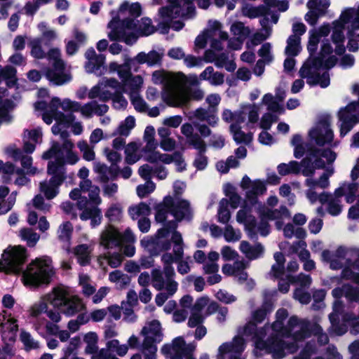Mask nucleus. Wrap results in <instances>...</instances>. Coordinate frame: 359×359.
Masks as SVG:
<instances>
[{
  "label": "nucleus",
  "mask_w": 359,
  "mask_h": 359,
  "mask_svg": "<svg viewBox=\"0 0 359 359\" xmlns=\"http://www.w3.org/2000/svg\"><path fill=\"white\" fill-rule=\"evenodd\" d=\"M171 240L174 243L175 246L173 248L174 256L170 253H165L161 257V260L164 266L172 265L174 262H177L182 259L183 256V247H182V237L180 233L177 231H173L171 236Z\"/></svg>",
  "instance_id": "f704fd0d"
},
{
  "label": "nucleus",
  "mask_w": 359,
  "mask_h": 359,
  "mask_svg": "<svg viewBox=\"0 0 359 359\" xmlns=\"http://www.w3.org/2000/svg\"><path fill=\"white\" fill-rule=\"evenodd\" d=\"M194 0H168L169 6L161 8L158 11V27L167 29L171 27L173 29L179 31L184 27V23L180 19H189L195 15ZM198 6L206 9L210 0H197Z\"/></svg>",
  "instance_id": "0eeeda50"
},
{
  "label": "nucleus",
  "mask_w": 359,
  "mask_h": 359,
  "mask_svg": "<svg viewBox=\"0 0 359 359\" xmlns=\"http://www.w3.org/2000/svg\"><path fill=\"white\" fill-rule=\"evenodd\" d=\"M20 340L22 343L24 348L27 351L39 348V342L34 339L29 332L24 330H22L20 332Z\"/></svg>",
  "instance_id": "052dcab7"
},
{
  "label": "nucleus",
  "mask_w": 359,
  "mask_h": 359,
  "mask_svg": "<svg viewBox=\"0 0 359 359\" xmlns=\"http://www.w3.org/2000/svg\"><path fill=\"white\" fill-rule=\"evenodd\" d=\"M141 13L142 7L139 3L124 1L120 5L118 12H111L112 18L107 25L108 28L111 29L109 32H118L122 29L126 22L131 20H135L141 15Z\"/></svg>",
  "instance_id": "2eb2a0df"
},
{
  "label": "nucleus",
  "mask_w": 359,
  "mask_h": 359,
  "mask_svg": "<svg viewBox=\"0 0 359 359\" xmlns=\"http://www.w3.org/2000/svg\"><path fill=\"white\" fill-rule=\"evenodd\" d=\"M79 186L81 191L89 192L88 196L92 203L97 205L101 203L100 189L98 187L93 185L90 180L81 181Z\"/></svg>",
  "instance_id": "de8ad7c7"
},
{
  "label": "nucleus",
  "mask_w": 359,
  "mask_h": 359,
  "mask_svg": "<svg viewBox=\"0 0 359 359\" xmlns=\"http://www.w3.org/2000/svg\"><path fill=\"white\" fill-rule=\"evenodd\" d=\"M344 30H347L349 39L348 48L351 51L357 50L359 41V6L357 8H345L339 20L333 22L332 43L327 38L331 31L328 24H324L309 32L307 48L311 55L316 53L318 43H321L319 57L316 59L310 57L299 71L300 76L306 79L309 84H318L322 88L329 86V74L324 72L320 75V72L324 69L332 67L337 62L335 55H341L345 51Z\"/></svg>",
  "instance_id": "f257e3e1"
},
{
  "label": "nucleus",
  "mask_w": 359,
  "mask_h": 359,
  "mask_svg": "<svg viewBox=\"0 0 359 359\" xmlns=\"http://www.w3.org/2000/svg\"><path fill=\"white\" fill-rule=\"evenodd\" d=\"M136 238L130 229H127L121 235L114 227L109 225L100 235V245L106 249L118 246L121 243H134Z\"/></svg>",
  "instance_id": "b1692460"
},
{
  "label": "nucleus",
  "mask_w": 359,
  "mask_h": 359,
  "mask_svg": "<svg viewBox=\"0 0 359 359\" xmlns=\"http://www.w3.org/2000/svg\"><path fill=\"white\" fill-rule=\"evenodd\" d=\"M89 203L84 198H80L78 201V208L83 210L80 215L82 220L90 219V225L93 228L98 226L101 223L102 215L100 210L97 207L90 208Z\"/></svg>",
  "instance_id": "72a5a7b5"
},
{
  "label": "nucleus",
  "mask_w": 359,
  "mask_h": 359,
  "mask_svg": "<svg viewBox=\"0 0 359 359\" xmlns=\"http://www.w3.org/2000/svg\"><path fill=\"white\" fill-rule=\"evenodd\" d=\"M219 258V254L215 251H211L207 256L203 263V269L204 273H212L219 271V265L217 263Z\"/></svg>",
  "instance_id": "5fc2aeb1"
},
{
  "label": "nucleus",
  "mask_w": 359,
  "mask_h": 359,
  "mask_svg": "<svg viewBox=\"0 0 359 359\" xmlns=\"http://www.w3.org/2000/svg\"><path fill=\"white\" fill-rule=\"evenodd\" d=\"M241 187L245 192V201L251 205L257 203V197L266 192V188L264 182L256 180H251L250 178L245 175L241 182Z\"/></svg>",
  "instance_id": "c85d7f7f"
},
{
  "label": "nucleus",
  "mask_w": 359,
  "mask_h": 359,
  "mask_svg": "<svg viewBox=\"0 0 359 359\" xmlns=\"http://www.w3.org/2000/svg\"><path fill=\"white\" fill-rule=\"evenodd\" d=\"M0 329L1 338L5 344L2 351H0V353L3 355L0 359H6L5 355H13L12 346L15 341L18 330L17 319L6 309L0 312Z\"/></svg>",
  "instance_id": "4468645a"
},
{
  "label": "nucleus",
  "mask_w": 359,
  "mask_h": 359,
  "mask_svg": "<svg viewBox=\"0 0 359 359\" xmlns=\"http://www.w3.org/2000/svg\"><path fill=\"white\" fill-rule=\"evenodd\" d=\"M57 165L48 163V173L52 175L48 181H43L40 183V191L44 194L47 199L55 198L59 191V187L65 180V169L62 161H57Z\"/></svg>",
  "instance_id": "f3484780"
},
{
  "label": "nucleus",
  "mask_w": 359,
  "mask_h": 359,
  "mask_svg": "<svg viewBox=\"0 0 359 359\" xmlns=\"http://www.w3.org/2000/svg\"><path fill=\"white\" fill-rule=\"evenodd\" d=\"M240 250L250 259L259 258L264 252V248L261 244L251 245L247 241H242L241 243Z\"/></svg>",
  "instance_id": "8fccbe9b"
},
{
  "label": "nucleus",
  "mask_w": 359,
  "mask_h": 359,
  "mask_svg": "<svg viewBox=\"0 0 359 359\" xmlns=\"http://www.w3.org/2000/svg\"><path fill=\"white\" fill-rule=\"evenodd\" d=\"M161 60V55L156 50H151L148 53L141 52L138 53L132 61L138 64H147L148 66H154L158 64Z\"/></svg>",
  "instance_id": "49530a36"
},
{
  "label": "nucleus",
  "mask_w": 359,
  "mask_h": 359,
  "mask_svg": "<svg viewBox=\"0 0 359 359\" xmlns=\"http://www.w3.org/2000/svg\"><path fill=\"white\" fill-rule=\"evenodd\" d=\"M74 147V144L68 140H65L61 148H60L57 143H53L51 148L43 154L42 158L47 160L54 157L55 161H50L49 163L57 165V162L61 161L63 162L64 165L66 163L74 165L79 159L78 155L72 151Z\"/></svg>",
  "instance_id": "412c9836"
},
{
  "label": "nucleus",
  "mask_w": 359,
  "mask_h": 359,
  "mask_svg": "<svg viewBox=\"0 0 359 359\" xmlns=\"http://www.w3.org/2000/svg\"><path fill=\"white\" fill-rule=\"evenodd\" d=\"M54 274L50 259L36 258L23 271L22 280L25 286L37 287L41 285L49 284Z\"/></svg>",
  "instance_id": "9d476101"
},
{
  "label": "nucleus",
  "mask_w": 359,
  "mask_h": 359,
  "mask_svg": "<svg viewBox=\"0 0 359 359\" xmlns=\"http://www.w3.org/2000/svg\"><path fill=\"white\" fill-rule=\"evenodd\" d=\"M341 136L346 135L359 121V102L348 104L339 112Z\"/></svg>",
  "instance_id": "bb28decb"
},
{
  "label": "nucleus",
  "mask_w": 359,
  "mask_h": 359,
  "mask_svg": "<svg viewBox=\"0 0 359 359\" xmlns=\"http://www.w3.org/2000/svg\"><path fill=\"white\" fill-rule=\"evenodd\" d=\"M193 82L199 83V81H207L208 83L215 86H221L224 82V75L219 72H215L214 68L211 66L207 67L199 75V78L197 76L194 75Z\"/></svg>",
  "instance_id": "e433bc0d"
},
{
  "label": "nucleus",
  "mask_w": 359,
  "mask_h": 359,
  "mask_svg": "<svg viewBox=\"0 0 359 359\" xmlns=\"http://www.w3.org/2000/svg\"><path fill=\"white\" fill-rule=\"evenodd\" d=\"M48 301L46 297L42 296L40 299L33 304L29 309V313L32 317H38L43 313H46L48 310Z\"/></svg>",
  "instance_id": "e2e57ef3"
},
{
  "label": "nucleus",
  "mask_w": 359,
  "mask_h": 359,
  "mask_svg": "<svg viewBox=\"0 0 359 359\" xmlns=\"http://www.w3.org/2000/svg\"><path fill=\"white\" fill-rule=\"evenodd\" d=\"M278 102L279 101L270 93L264 95L262 100V103L267 107L269 111L282 114L284 112V109Z\"/></svg>",
  "instance_id": "13d9d810"
},
{
  "label": "nucleus",
  "mask_w": 359,
  "mask_h": 359,
  "mask_svg": "<svg viewBox=\"0 0 359 359\" xmlns=\"http://www.w3.org/2000/svg\"><path fill=\"white\" fill-rule=\"evenodd\" d=\"M43 133L40 128L32 130H25L23 133V150L32 154L35 150L36 145L42 142Z\"/></svg>",
  "instance_id": "c9c22d12"
},
{
  "label": "nucleus",
  "mask_w": 359,
  "mask_h": 359,
  "mask_svg": "<svg viewBox=\"0 0 359 359\" xmlns=\"http://www.w3.org/2000/svg\"><path fill=\"white\" fill-rule=\"evenodd\" d=\"M221 117L223 121L226 123L241 125L245 121V110L238 109L235 111L229 109H223L221 113Z\"/></svg>",
  "instance_id": "a18cd8bd"
},
{
  "label": "nucleus",
  "mask_w": 359,
  "mask_h": 359,
  "mask_svg": "<svg viewBox=\"0 0 359 359\" xmlns=\"http://www.w3.org/2000/svg\"><path fill=\"white\" fill-rule=\"evenodd\" d=\"M6 152L15 160L21 159L22 166L27 174L35 175L38 172V170L35 167L32 166V158L27 156H22L20 149L15 147H10L7 148Z\"/></svg>",
  "instance_id": "79ce46f5"
},
{
  "label": "nucleus",
  "mask_w": 359,
  "mask_h": 359,
  "mask_svg": "<svg viewBox=\"0 0 359 359\" xmlns=\"http://www.w3.org/2000/svg\"><path fill=\"white\" fill-rule=\"evenodd\" d=\"M146 160L151 163L161 162L165 164H170L173 162L177 170L180 172L184 170L187 166L182 154L179 151L168 154L161 153L158 151H153L147 155Z\"/></svg>",
  "instance_id": "c756f323"
},
{
  "label": "nucleus",
  "mask_w": 359,
  "mask_h": 359,
  "mask_svg": "<svg viewBox=\"0 0 359 359\" xmlns=\"http://www.w3.org/2000/svg\"><path fill=\"white\" fill-rule=\"evenodd\" d=\"M300 48V37L299 36L292 35L287 39L285 53L287 55L294 56L298 54Z\"/></svg>",
  "instance_id": "774afa93"
},
{
  "label": "nucleus",
  "mask_w": 359,
  "mask_h": 359,
  "mask_svg": "<svg viewBox=\"0 0 359 359\" xmlns=\"http://www.w3.org/2000/svg\"><path fill=\"white\" fill-rule=\"evenodd\" d=\"M333 131L327 119L318 122L309 132V144H305L303 137L294 135L291 139V144L294 148V156L302 158L306 156L300 162L291 161L288 163H280L277 169L280 175L289 174H302L305 177L313 176L316 169L324 168L326 165L332 164L337 158L335 152L331 149L316 148L330 143L333 140Z\"/></svg>",
  "instance_id": "7ed1b4c3"
},
{
  "label": "nucleus",
  "mask_w": 359,
  "mask_h": 359,
  "mask_svg": "<svg viewBox=\"0 0 359 359\" xmlns=\"http://www.w3.org/2000/svg\"><path fill=\"white\" fill-rule=\"evenodd\" d=\"M130 64L131 59L126 55L123 65H119L116 62L109 64V73L116 72L121 80L120 93H127L133 95L139 94L144 83V79L140 75L132 76L130 69Z\"/></svg>",
  "instance_id": "f8f14e48"
},
{
  "label": "nucleus",
  "mask_w": 359,
  "mask_h": 359,
  "mask_svg": "<svg viewBox=\"0 0 359 359\" xmlns=\"http://www.w3.org/2000/svg\"><path fill=\"white\" fill-rule=\"evenodd\" d=\"M230 32L232 35L231 38H229L227 41L228 48L233 50L241 49L245 39L250 34L248 27H245L241 22H234L230 27Z\"/></svg>",
  "instance_id": "2f4dec72"
},
{
  "label": "nucleus",
  "mask_w": 359,
  "mask_h": 359,
  "mask_svg": "<svg viewBox=\"0 0 359 359\" xmlns=\"http://www.w3.org/2000/svg\"><path fill=\"white\" fill-rule=\"evenodd\" d=\"M47 57L53 68L48 69L46 76L47 79L56 85H62L72 79L71 75L65 71V63L61 59L60 50L58 48L50 49Z\"/></svg>",
  "instance_id": "aec40b11"
},
{
  "label": "nucleus",
  "mask_w": 359,
  "mask_h": 359,
  "mask_svg": "<svg viewBox=\"0 0 359 359\" xmlns=\"http://www.w3.org/2000/svg\"><path fill=\"white\" fill-rule=\"evenodd\" d=\"M342 275L347 279L359 283V260L354 264H348L343 269Z\"/></svg>",
  "instance_id": "338daca9"
},
{
  "label": "nucleus",
  "mask_w": 359,
  "mask_h": 359,
  "mask_svg": "<svg viewBox=\"0 0 359 359\" xmlns=\"http://www.w3.org/2000/svg\"><path fill=\"white\" fill-rule=\"evenodd\" d=\"M109 280L110 282L115 283L119 288L124 287L130 281V278L128 275L118 270L109 273Z\"/></svg>",
  "instance_id": "0e129e2a"
},
{
  "label": "nucleus",
  "mask_w": 359,
  "mask_h": 359,
  "mask_svg": "<svg viewBox=\"0 0 359 359\" xmlns=\"http://www.w3.org/2000/svg\"><path fill=\"white\" fill-rule=\"evenodd\" d=\"M261 25L263 29L255 33L247 43L248 48H252L262 41L268 39L271 34V28L269 27V19L265 17L261 20Z\"/></svg>",
  "instance_id": "37998d69"
},
{
  "label": "nucleus",
  "mask_w": 359,
  "mask_h": 359,
  "mask_svg": "<svg viewBox=\"0 0 359 359\" xmlns=\"http://www.w3.org/2000/svg\"><path fill=\"white\" fill-rule=\"evenodd\" d=\"M217 308V304L215 302H210L207 296L197 299L191 308L188 325L190 327L198 326L203 323L207 316L215 313Z\"/></svg>",
  "instance_id": "5701e85b"
},
{
  "label": "nucleus",
  "mask_w": 359,
  "mask_h": 359,
  "mask_svg": "<svg viewBox=\"0 0 359 359\" xmlns=\"http://www.w3.org/2000/svg\"><path fill=\"white\" fill-rule=\"evenodd\" d=\"M321 256L323 261L330 262V268L332 269L341 268L345 260L342 256L339 255V252L334 256H331L330 252L327 250H324Z\"/></svg>",
  "instance_id": "69168bd1"
},
{
  "label": "nucleus",
  "mask_w": 359,
  "mask_h": 359,
  "mask_svg": "<svg viewBox=\"0 0 359 359\" xmlns=\"http://www.w3.org/2000/svg\"><path fill=\"white\" fill-rule=\"evenodd\" d=\"M155 129L151 126H148L146 127L144 132V140L146 142L147 144L145 146V158L147 155L153 151H156V148L157 147V143L155 141Z\"/></svg>",
  "instance_id": "6e6d98bb"
},
{
  "label": "nucleus",
  "mask_w": 359,
  "mask_h": 359,
  "mask_svg": "<svg viewBox=\"0 0 359 359\" xmlns=\"http://www.w3.org/2000/svg\"><path fill=\"white\" fill-rule=\"evenodd\" d=\"M85 56L87 60L85 69L88 73H93L98 76L109 73V66L104 67L105 57L103 55H97L93 48H89Z\"/></svg>",
  "instance_id": "7c9ffc66"
},
{
  "label": "nucleus",
  "mask_w": 359,
  "mask_h": 359,
  "mask_svg": "<svg viewBox=\"0 0 359 359\" xmlns=\"http://www.w3.org/2000/svg\"><path fill=\"white\" fill-rule=\"evenodd\" d=\"M135 118L133 116H128L119 123L113 135L127 137L135 128Z\"/></svg>",
  "instance_id": "864d4df0"
},
{
  "label": "nucleus",
  "mask_w": 359,
  "mask_h": 359,
  "mask_svg": "<svg viewBox=\"0 0 359 359\" xmlns=\"http://www.w3.org/2000/svg\"><path fill=\"white\" fill-rule=\"evenodd\" d=\"M140 144L136 142L129 143L125 149L126 161L129 164H133L141 158Z\"/></svg>",
  "instance_id": "603ef678"
},
{
  "label": "nucleus",
  "mask_w": 359,
  "mask_h": 359,
  "mask_svg": "<svg viewBox=\"0 0 359 359\" xmlns=\"http://www.w3.org/2000/svg\"><path fill=\"white\" fill-rule=\"evenodd\" d=\"M276 264L272 266L271 274L276 278H283L284 276L288 282L294 283H297L301 286L307 287L311 283V278L309 276L304 274H299L297 277L292 276L290 273L295 272L299 269V265L297 262L293 261L288 264L287 267V271L285 274L283 264L285 259L282 253L276 252L274 255Z\"/></svg>",
  "instance_id": "dca6fc26"
},
{
  "label": "nucleus",
  "mask_w": 359,
  "mask_h": 359,
  "mask_svg": "<svg viewBox=\"0 0 359 359\" xmlns=\"http://www.w3.org/2000/svg\"><path fill=\"white\" fill-rule=\"evenodd\" d=\"M48 302L53 307L62 309L68 297L69 290L64 286H59L53 288L51 292L44 295Z\"/></svg>",
  "instance_id": "4c0bfd02"
},
{
  "label": "nucleus",
  "mask_w": 359,
  "mask_h": 359,
  "mask_svg": "<svg viewBox=\"0 0 359 359\" xmlns=\"http://www.w3.org/2000/svg\"><path fill=\"white\" fill-rule=\"evenodd\" d=\"M341 304L339 302L336 301L334 304V311L330 315V320L332 324L333 332L337 335H341L346 332V327L338 328L337 326V320L339 318V313L340 312Z\"/></svg>",
  "instance_id": "bf43d9fd"
},
{
  "label": "nucleus",
  "mask_w": 359,
  "mask_h": 359,
  "mask_svg": "<svg viewBox=\"0 0 359 359\" xmlns=\"http://www.w3.org/2000/svg\"><path fill=\"white\" fill-rule=\"evenodd\" d=\"M300 320H303V319H299ZM304 321L306 322L307 325L304 329V332L306 333L305 337H304L298 343V346H299L300 344L306 338L311 335V332H312L314 335L318 337V340L320 344H326L328 341L327 336L322 332L321 327L316 325H311L307 320H304ZM299 347H297L298 348Z\"/></svg>",
  "instance_id": "09e8293b"
},
{
  "label": "nucleus",
  "mask_w": 359,
  "mask_h": 359,
  "mask_svg": "<svg viewBox=\"0 0 359 359\" xmlns=\"http://www.w3.org/2000/svg\"><path fill=\"white\" fill-rule=\"evenodd\" d=\"M249 205L248 203L245 202L244 206L238 211L236 219L238 223L244 225L248 236L251 238L257 232L264 236L269 233L270 226L268 220H276V228L280 229L283 226V221L290 217L288 210L285 207H281L278 210H271L263 207L259 212L261 222L257 227L255 218L251 215L250 211L248 208Z\"/></svg>",
  "instance_id": "423d86ee"
},
{
  "label": "nucleus",
  "mask_w": 359,
  "mask_h": 359,
  "mask_svg": "<svg viewBox=\"0 0 359 359\" xmlns=\"http://www.w3.org/2000/svg\"><path fill=\"white\" fill-rule=\"evenodd\" d=\"M196 345L194 343L187 344L181 337H176L171 343L164 344L161 352L168 359H195L191 353Z\"/></svg>",
  "instance_id": "4be33fe9"
},
{
  "label": "nucleus",
  "mask_w": 359,
  "mask_h": 359,
  "mask_svg": "<svg viewBox=\"0 0 359 359\" xmlns=\"http://www.w3.org/2000/svg\"><path fill=\"white\" fill-rule=\"evenodd\" d=\"M184 79V75L182 73L172 74L163 70L155 71L151 75V81L154 83L163 85L161 92L163 101L172 107H180L187 100L186 92L179 86Z\"/></svg>",
  "instance_id": "6e6552de"
},
{
  "label": "nucleus",
  "mask_w": 359,
  "mask_h": 359,
  "mask_svg": "<svg viewBox=\"0 0 359 359\" xmlns=\"http://www.w3.org/2000/svg\"><path fill=\"white\" fill-rule=\"evenodd\" d=\"M128 214L133 220L141 217L143 218L150 214V208L144 203H140L139 204L130 206L128 208Z\"/></svg>",
  "instance_id": "4d7b16f0"
},
{
  "label": "nucleus",
  "mask_w": 359,
  "mask_h": 359,
  "mask_svg": "<svg viewBox=\"0 0 359 359\" xmlns=\"http://www.w3.org/2000/svg\"><path fill=\"white\" fill-rule=\"evenodd\" d=\"M85 309L86 306L81 298L76 295H69L62 311L67 316H72Z\"/></svg>",
  "instance_id": "a19ab883"
},
{
  "label": "nucleus",
  "mask_w": 359,
  "mask_h": 359,
  "mask_svg": "<svg viewBox=\"0 0 359 359\" xmlns=\"http://www.w3.org/2000/svg\"><path fill=\"white\" fill-rule=\"evenodd\" d=\"M104 154L107 159L111 163V167H107L104 163L100 161L93 163V170L98 175L99 181L107 182L109 179H114L116 172L114 170L113 165L121 161V156L117 150H113L108 147L104 149Z\"/></svg>",
  "instance_id": "393cba45"
},
{
  "label": "nucleus",
  "mask_w": 359,
  "mask_h": 359,
  "mask_svg": "<svg viewBox=\"0 0 359 359\" xmlns=\"http://www.w3.org/2000/svg\"><path fill=\"white\" fill-rule=\"evenodd\" d=\"M269 311L264 307L254 312L253 322L246 324L242 334L246 337L253 336L255 355L261 356L265 353H270L275 359H282L287 355L297 351L298 343L306 336L304 329L307 323L300 320L297 316H292L285 325L284 320L287 317V312L285 309H279L276 312V320L271 327L273 334L267 341H264L263 338L268 327L257 330L255 323H261Z\"/></svg>",
  "instance_id": "f03ea898"
},
{
  "label": "nucleus",
  "mask_w": 359,
  "mask_h": 359,
  "mask_svg": "<svg viewBox=\"0 0 359 359\" xmlns=\"http://www.w3.org/2000/svg\"><path fill=\"white\" fill-rule=\"evenodd\" d=\"M228 39V33L223 30L221 22L215 20L208 21L206 29L199 34L195 40L196 50L205 47L208 40L210 41V48L205 51L203 60L206 62L214 63L217 67H224L228 72H233L236 65L233 59H229L228 54L217 51L223 50V42Z\"/></svg>",
  "instance_id": "39448f33"
},
{
  "label": "nucleus",
  "mask_w": 359,
  "mask_h": 359,
  "mask_svg": "<svg viewBox=\"0 0 359 359\" xmlns=\"http://www.w3.org/2000/svg\"><path fill=\"white\" fill-rule=\"evenodd\" d=\"M121 29L118 32H109L108 36L111 41L121 40L128 45L135 43L140 36H149L156 30L148 18H143L140 21L126 22Z\"/></svg>",
  "instance_id": "9b49d317"
},
{
  "label": "nucleus",
  "mask_w": 359,
  "mask_h": 359,
  "mask_svg": "<svg viewBox=\"0 0 359 359\" xmlns=\"http://www.w3.org/2000/svg\"><path fill=\"white\" fill-rule=\"evenodd\" d=\"M121 87L120 81L116 79L103 78L90 90L88 96L90 99L99 98L106 101L112 97L114 93H120Z\"/></svg>",
  "instance_id": "a878e982"
},
{
  "label": "nucleus",
  "mask_w": 359,
  "mask_h": 359,
  "mask_svg": "<svg viewBox=\"0 0 359 359\" xmlns=\"http://www.w3.org/2000/svg\"><path fill=\"white\" fill-rule=\"evenodd\" d=\"M246 266L243 261L235 262L233 264H224L222 266V272L227 276H233L237 280L246 278V273L244 269Z\"/></svg>",
  "instance_id": "c03bdc74"
},
{
  "label": "nucleus",
  "mask_w": 359,
  "mask_h": 359,
  "mask_svg": "<svg viewBox=\"0 0 359 359\" xmlns=\"http://www.w3.org/2000/svg\"><path fill=\"white\" fill-rule=\"evenodd\" d=\"M229 130L233 140L237 143L248 144L252 140V134L251 133H245L242 131L241 125L231 124Z\"/></svg>",
  "instance_id": "3c124183"
},
{
  "label": "nucleus",
  "mask_w": 359,
  "mask_h": 359,
  "mask_svg": "<svg viewBox=\"0 0 359 359\" xmlns=\"http://www.w3.org/2000/svg\"><path fill=\"white\" fill-rule=\"evenodd\" d=\"M245 347L243 337L236 336L232 341L222 344L218 348L217 359H244L240 357Z\"/></svg>",
  "instance_id": "cd10ccee"
},
{
  "label": "nucleus",
  "mask_w": 359,
  "mask_h": 359,
  "mask_svg": "<svg viewBox=\"0 0 359 359\" xmlns=\"http://www.w3.org/2000/svg\"><path fill=\"white\" fill-rule=\"evenodd\" d=\"M25 249L20 246L8 248L0 259V271L6 273H18L26 260Z\"/></svg>",
  "instance_id": "a211bd4d"
},
{
  "label": "nucleus",
  "mask_w": 359,
  "mask_h": 359,
  "mask_svg": "<svg viewBox=\"0 0 359 359\" xmlns=\"http://www.w3.org/2000/svg\"><path fill=\"white\" fill-rule=\"evenodd\" d=\"M229 201L226 198L220 201L217 210V221L222 224H227L231 217V212L228 208Z\"/></svg>",
  "instance_id": "680f3d73"
},
{
  "label": "nucleus",
  "mask_w": 359,
  "mask_h": 359,
  "mask_svg": "<svg viewBox=\"0 0 359 359\" xmlns=\"http://www.w3.org/2000/svg\"><path fill=\"white\" fill-rule=\"evenodd\" d=\"M359 189V184L356 181L351 182H344L335 189L334 196L337 198L345 197L346 201L348 203H351L355 201L356 194Z\"/></svg>",
  "instance_id": "58836bf2"
},
{
  "label": "nucleus",
  "mask_w": 359,
  "mask_h": 359,
  "mask_svg": "<svg viewBox=\"0 0 359 359\" xmlns=\"http://www.w3.org/2000/svg\"><path fill=\"white\" fill-rule=\"evenodd\" d=\"M334 169L332 166H328L323 173L316 179L313 176L306 177L305 185L309 188L306 192L307 198L311 203H315L318 200L323 204L329 198V194L323 193L318 195L316 191V188L325 189L329 187V178L334 174Z\"/></svg>",
  "instance_id": "6ab92c4d"
},
{
  "label": "nucleus",
  "mask_w": 359,
  "mask_h": 359,
  "mask_svg": "<svg viewBox=\"0 0 359 359\" xmlns=\"http://www.w3.org/2000/svg\"><path fill=\"white\" fill-rule=\"evenodd\" d=\"M51 106L56 108L61 107L63 110L72 112L80 111L82 116L86 118H91L94 114L102 116L109 109V107L107 104H99L97 102H90L82 106L79 102L69 99H65L61 102L57 97L51 100Z\"/></svg>",
  "instance_id": "ddd939ff"
},
{
  "label": "nucleus",
  "mask_w": 359,
  "mask_h": 359,
  "mask_svg": "<svg viewBox=\"0 0 359 359\" xmlns=\"http://www.w3.org/2000/svg\"><path fill=\"white\" fill-rule=\"evenodd\" d=\"M36 110L44 111L42 114L43 121L50 125L53 120L55 123L52 127V132L54 135H60L62 140H66L69 136L67 129L71 126L72 133L76 135H79L83 133V126L81 122H74L75 116L73 114L65 115L62 112L58 111L57 108L52 107L51 102L48 107L43 101H39L34 104Z\"/></svg>",
  "instance_id": "1a4fd4ad"
},
{
  "label": "nucleus",
  "mask_w": 359,
  "mask_h": 359,
  "mask_svg": "<svg viewBox=\"0 0 359 359\" xmlns=\"http://www.w3.org/2000/svg\"><path fill=\"white\" fill-rule=\"evenodd\" d=\"M93 250V244H80L74 248L72 252L77 262L81 266H86L90 263Z\"/></svg>",
  "instance_id": "ea45409f"
},
{
  "label": "nucleus",
  "mask_w": 359,
  "mask_h": 359,
  "mask_svg": "<svg viewBox=\"0 0 359 359\" xmlns=\"http://www.w3.org/2000/svg\"><path fill=\"white\" fill-rule=\"evenodd\" d=\"M141 334L144 337L142 344H156L163 340L161 324L158 320L148 323L142 330Z\"/></svg>",
  "instance_id": "473e14b6"
},
{
  "label": "nucleus",
  "mask_w": 359,
  "mask_h": 359,
  "mask_svg": "<svg viewBox=\"0 0 359 359\" xmlns=\"http://www.w3.org/2000/svg\"><path fill=\"white\" fill-rule=\"evenodd\" d=\"M169 216L178 222L182 219H190L192 213L189 203L184 200L174 203L171 196H166L163 203L157 205L156 220L161 223L165 222L164 226L158 230L154 238L145 236L140 241L142 247L149 252L153 253L156 249L168 250L170 248V243L168 241V238L170 234H172L173 231H175L177 223L172 219L168 220Z\"/></svg>",
  "instance_id": "20e7f679"
}]
</instances>
